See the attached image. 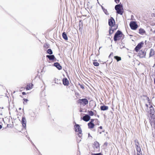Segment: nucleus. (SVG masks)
Wrapping results in <instances>:
<instances>
[{"label":"nucleus","mask_w":155,"mask_h":155,"mask_svg":"<svg viewBox=\"0 0 155 155\" xmlns=\"http://www.w3.org/2000/svg\"><path fill=\"white\" fill-rule=\"evenodd\" d=\"M146 109V111L151 115L152 118L155 119V110L153 107L151 105L149 107L148 105L147 104H145Z\"/></svg>","instance_id":"obj_1"},{"label":"nucleus","mask_w":155,"mask_h":155,"mask_svg":"<svg viewBox=\"0 0 155 155\" xmlns=\"http://www.w3.org/2000/svg\"><path fill=\"white\" fill-rule=\"evenodd\" d=\"M124 35L120 31L118 30L115 33L114 40V41H117L118 40H121L124 38Z\"/></svg>","instance_id":"obj_2"},{"label":"nucleus","mask_w":155,"mask_h":155,"mask_svg":"<svg viewBox=\"0 0 155 155\" xmlns=\"http://www.w3.org/2000/svg\"><path fill=\"white\" fill-rule=\"evenodd\" d=\"M74 127L75 132L78 133L76 135H78V137H82V130L79 125L78 124H76Z\"/></svg>","instance_id":"obj_3"},{"label":"nucleus","mask_w":155,"mask_h":155,"mask_svg":"<svg viewBox=\"0 0 155 155\" xmlns=\"http://www.w3.org/2000/svg\"><path fill=\"white\" fill-rule=\"evenodd\" d=\"M130 26L132 30H135L138 27L137 24L135 21H131L130 24Z\"/></svg>","instance_id":"obj_4"},{"label":"nucleus","mask_w":155,"mask_h":155,"mask_svg":"<svg viewBox=\"0 0 155 155\" xmlns=\"http://www.w3.org/2000/svg\"><path fill=\"white\" fill-rule=\"evenodd\" d=\"M78 103L82 104L85 105L87 104L88 103V101L86 98H83L82 99H79L78 100Z\"/></svg>","instance_id":"obj_5"},{"label":"nucleus","mask_w":155,"mask_h":155,"mask_svg":"<svg viewBox=\"0 0 155 155\" xmlns=\"http://www.w3.org/2000/svg\"><path fill=\"white\" fill-rule=\"evenodd\" d=\"M115 21L112 17H110V18L108 20V24L109 26L111 27H114L115 24Z\"/></svg>","instance_id":"obj_6"},{"label":"nucleus","mask_w":155,"mask_h":155,"mask_svg":"<svg viewBox=\"0 0 155 155\" xmlns=\"http://www.w3.org/2000/svg\"><path fill=\"white\" fill-rule=\"evenodd\" d=\"M93 147L94 149L96 150H99L100 148V145L99 143L97 141H95L94 142V143L93 144L92 146Z\"/></svg>","instance_id":"obj_7"},{"label":"nucleus","mask_w":155,"mask_h":155,"mask_svg":"<svg viewBox=\"0 0 155 155\" xmlns=\"http://www.w3.org/2000/svg\"><path fill=\"white\" fill-rule=\"evenodd\" d=\"M139 56L140 58L145 57L146 56V52L144 50H141L138 53Z\"/></svg>","instance_id":"obj_8"},{"label":"nucleus","mask_w":155,"mask_h":155,"mask_svg":"<svg viewBox=\"0 0 155 155\" xmlns=\"http://www.w3.org/2000/svg\"><path fill=\"white\" fill-rule=\"evenodd\" d=\"M26 120L25 117V116H23L21 120V123L24 128H25L26 127Z\"/></svg>","instance_id":"obj_9"},{"label":"nucleus","mask_w":155,"mask_h":155,"mask_svg":"<svg viewBox=\"0 0 155 155\" xmlns=\"http://www.w3.org/2000/svg\"><path fill=\"white\" fill-rule=\"evenodd\" d=\"M143 44V42H141L139 43L135 48V50L136 52H138L142 46Z\"/></svg>","instance_id":"obj_10"},{"label":"nucleus","mask_w":155,"mask_h":155,"mask_svg":"<svg viewBox=\"0 0 155 155\" xmlns=\"http://www.w3.org/2000/svg\"><path fill=\"white\" fill-rule=\"evenodd\" d=\"M81 118L84 121L86 122H87L90 119L91 117L89 115L85 114L82 118Z\"/></svg>","instance_id":"obj_11"},{"label":"nucleus","mask_w":155,"mask_h":155,"mask_svg":"<svg viewBox=\"0 0 155 155\" xmlns=\"http://www.w3.org/2000/svg\"><path fill=\"white\" fill-rule=\"evenodd\" d=\"M115 10L122 9L123 10V6L122 4L120 3L119 4H117L115 5Z\"/></svg>","instance_id":"obj_12"},{"label":"nucleus","mask_w":155,"mask_h":155,"mask_svg":"<svg viewBox=\"0 0 155 155\" xmlns=\"http://www.w3.org/2000/svg\"><path fill=\"white\" fill-rule=\"evenodd\" d=\"M54 65L59 70H60L62 69V67L60 64L58 62H55L54 64Z\"/></svg>","instance_id":"obj_13"},{"label":"nucleus","mask_w":155,"mask_h":155,"mask_svg":"<svg viewBox=\"0 0 155 155\" xmlns=\"http://www.w3.org/2000/svg\"><path fill=\"white\" fill-rule=\"evenodd\" d=\"M46 57L51 61L54 60L56 59L55 58L54 55H47Z\"/></svg>","instance_id":"obj_14"},{"label":"nucleus","mask_w":155,"mask_h":155,"mask_svg":"<svg viewBox=\"0 0 155 155\" xmlns=\"http://www.w3.org/2000/svg\"><path fill=\"white\" fill-rule=\"evenodd\" d=\"M63 83L65 86H68V85L69 84V81L66 78L63 79Z\"/></svg>","instance_id":"obj_15"},{"label":"nucleus","mask_w":155,"mask_h":155,"mask_svg":"<svg viewBox=\"0 0 155 155\" xmlns=\"http://www.w3.org/2000/svg\"><path fill=\"white\" fill-rule=\"evenodd\" d=\"M108 109V107L107 106H106L105 105L101 106L100 107V109L101 110H107Z\"/></svg>","instance_id":"obj_16"},{"label":"nucleus","mask_w":155,"mask_h":155,"mask_svg":"<svg viewBox=\"0 0 155 155\" xmlns=\"http://www.w3.org/2000/svg\"><path fill=\"white\" fill-rule=\"evenodd\" d=\"M116 12L117 13L120 14V15H122L124 13V9H120L119 10H116Z\"/></svg>","instance_id":"obj_17"},{"label":"nucleus","mask_w":155,"mask_h":155,"mask_svg":"<svg viewBox=\"0 0 155 155\" xmlns=\"http://www.w3.org/2000/svg\"><path fill=\"white\" fill-rule=\"evenodd\" d=\"M139 33L141 35H143L145 33V31L142 28H140L139 29Z\"/></svg>","instance_id":"obj_18"},{"label":"nucleus","mask_w":155,"mask_h":155,"mask_svg":"<svg viewBox=\"0 0 155 155\" xmlns=\"http://www.w3.org/2000/svg\"><path fill=\"white\" fill-rule=\"evenodd\" d=\"M88 127L89 128H94V124L93 123L89 122L88 124Z\"/></svg>","instance_id":"obj_19"},{"label":"nucleus","mask_w":155,"mask_h":155,"mask_svg":"<svg viewBox=\"0 0 155 155\" xmlns=\"http://www.w3.org/2000/svg\"><path fill=\"white\" fill-rule=\"evenodd\" d=\"M62 35L63 38L65 40H67L68 39L67 35L65 32H63L62 33Z\"/></svg>","instance_id":"obj_20"},{"label":"nucleus","mask_w":155,"mask_h":155,"mask_svg":"<svg viewBox=\"0 0 155 155\" xmlns=\"http://www.w3.org/2000/svg\"><path fill=\"white\" fill-rule=\"evenodd\" d=\"M116 29L115 28H113V27H111L109 29V34H110V35H111V34H112L114 31Z\"/></svg>","instance_id":"obj_21"},{"label":"nucleus","mask_w":155,"mask_h":155,"mask_svg":"<svg viewBox=\"0 0 155 155\" xmlns=\"http://www.w3.org/2000/svg\"><path fill=\"white\" fill-rule=\"evenodd\" d=\"M154 52H155L153 49H151L150 53V57L153 56L154 54Z\"/></svg>","instance_id":"obj_22"},{"label":"nucleus","mask_w":155,"mask_h":155,"mask_svg":"<svg viewBox=\"0 0 155 155\" xmlns=\"http://www.w3.org/2000/svg\"><path fill=\"white\" fill-rule=\"evenodd\" d=\"M30 114L31 117H36L37 115L35 112L31 111L30 113Z\"/></svg>","instance_id":"obj_23"},{"label":"nucleus","mask_w":155,"mask_h":155,"mask_svg":"<svg viewBox=\"0 0 155 155\" xmlns=\"http://www.w3.org/2000/svg\"><path fill=\"white\" fill-rule=\"evenodd\" d=\"M101 6V8H102L103 10V12L105 13V14L107 15H108L109 13L108 12L107 10L106 9H105V8H104L103 6Z\"/></svg>","instance_id":"obj_24"},{"label":"nucleus","mask_w":155,"mask_h":155,"mask_svg":"<svg viewBox=\"0 0 155 155\" xmlns=\"http://www.w3.org/2000/svg\"><path fill=\"white\" fill-rule=\"evenodd\" d=\"M47 52L48 54H49L50 55H51L53 54V52L51 49L50 48L48 49L47 51Z\"/></svg>","instance_id":"obj_25"},{"label":"nucleus","mask_w":155,"mask_h":155,"mask_svg":"<svg viewBox=\"0 0 155 155\" xmlns=\"http://www.w3.org/2000/svg\"><path fill=\"white\" fill-rule=\"evenodd\" d=\"M114 58L116 59L117 61L121 60V58L117 56H115L114 57Z\"/></svg>","instance_id":"obj_26"},{"label":"nucleus","mask_w":155,"mask_h":155,"mask_svg":"<svg viewBox=\"0 0 155 155\" xmlns=\"http://www.w3.org/2000/svg\"><path fill=\"white\" fill-rule=\"evenodd\" d=\"M33 84H31V85L29 84L28 85V87H26V89L27 90H29V89H31L32 88V86H33Z\"/></svg>","instance_id":"obj_27"},{"label":"nucleus","mask_w":155,"mask_h":155,"mask_svg":"<svg viewBox=\"0 0 155 155\" xmlns=\"http://www.w3.org/2000/svg\"><path fill=\"white\" fill-rule=\"evenodd\" d=\"M44 48L46 49L49 48V45L47 43H45L44 45Z\"/></svg>","instance_id":"obj_28"},{"label":"nucleus","mask_w":155,"mask_h":155,"mask_svg":"<svg viewBox=\"0 0 155 155\" xmlns=\"http://www.w3.org/2000/svg\"><path fill=\"white\" fill-rule=\"evenodd\" d=\"M81 137H77V142L79 143L81 141L82 139Z\"/></svg>","instance_id":"obj_29"},{"label":"nucleus","mask_w":155,"mask_h":155,"mask_svg":"<svg viewBox=\"0 0 155 155\" xmlns=\"http://www.w3.org/2000/svg\"><path fill=\"white\" fill-rule=\"evenodd\" d=\"M88 114L89 116H92L94 115V113L93 111L91 110L89 111H88Z\"/></svg>","instance_id":"obj_30"},{"label":"nucleus","mask_w":155,"mask_h":155,"mask_svg":"<svg viewBox=\"0 0 155 155\" xmlns=\"http://www.w3.org/2000/svg\"><path fill=\"white\" fill-rule=\"evenodd\" d=\"M93 64L95 66H98L99 65V63L97 62H93Z\"/></svg>","instance_id":"obj_31"},{"label":"nucleus","mask_w":155,"mask_h":155,"mask_svg":"<svg viewBox=\"0 0 155 155\" xmlns=\"http://www.w3.org/2000/svg\"><path fill=\"white\" fill-rule=\"evenodd\" d=\"M137 152V154H141V148H138V149L136 150Z\"/></svg>","instance_id":"obj_32"},{"label":"nucleus","mask_w":155,"mask_h":155,"mask_svg":"<svg viewBox=\"0 0 155 155\" xmlns=\"http://www.w3.org/2000/svg\"><path fill=\"white\" fill-rule=\"evenodd\" d=\"M94 120H95L96 121H97L98 123H99V121L97 119H91V121L90 122H91L93 123V122L94 121Z\"/></svg>","instance_id":"obj_33"},{"label":"nucleus","mask_w":155,"mask_h":155,"mask_svg":"<svg viewBox=\"0 0 155 155\" xmlns=\"http://www.w3.org/2000/svg\"><path fill=\"white\" fill-rule=\"evenodd\" d=\"M135 145H139V143L137 139H136L134 140Z\"/></svg>","instance_id":"obj_34"},{"label":"nucleus","mask_w":155,"mask_h":155,"mask_svg":"<svg viewBox=\"0 0 155 155\" xmlns=\"http://www.w3.org/2000/svg\"><path fill=\"white\" fill-rule=\"evenodd\" d=\"M120 47L121 48H122L124 47V45L123 43H121L120 45Z\"/></svg>","instance_id":"obj_35"},{"label":"nucleus","mask_w":155,"mask_h":155,"mask_svg":"<svg viewBox=\"0 0 155 155\" xmlns=\"http://www.w3.org/2000/svg\"><path fill=\"white\" fill-rule=\"evenodd\" d=\"M54 83L56 84H58V79H56V78H54Z\"/></svg>","instance_id":"obj_36"},{"label":"nucleus","mask_w":155,"mask_h":155,"mask_svg":"<svg viewBox=\"0 0 155 155\" xmlns=\"http://www.w3.org/2000/svg\"><path fill=\"white\" fill-rule=\"evenodd\" d=\"M23 100L24 101V102H23L24 104H26L25 103V102L27 103V101H28V99H25V98H24L23 99Z\"/></svg>","instance_id":"obj_37"},{"label":"nucleus","mask_w":155,"mask_h":155,"mask_svg":"<svg viewBox=\"0 0 155 155\" xmlns=\"http://www.w3.org/2000/svg\"><path fill=\"white\" fill-rule=\"evenodd\" d=\"M91 155H102L101 153H92Z\"/></svg>","instance_id":"obj_38"},{"label":"nucleus","mask_w":155,"mask_h":155,"mask_svg":"<svg viewBox=\"0 0 155 155\" xmlns=\"http://www.w3.org/2000/svg\"><path fill=\"white\" fill-rule=\"evenodd\" d=\"M135 145V147L136 148V149L137 150L138 149V148H140V144L139 145Z\"/></svg>","instance_id":"obj_39"},{"label":"nucleus","mask_w":155,"mask_h":155,"mask_svg":"<svg viewBox=\"0 0 155 155\" xmlns=\"http://www.w3.org/2000/svg\"><path fill=\"white\" fill-rule=\"evenodd\" d=\"M115 2L117 4L118 3L120 2V0H114Z\"/></svg>","instance_id":"obj_40"},{"label":"nucleus","mask_w":155,"mask_h":155,"mask_svg":"<svg viewBox=\"0 0 155 155\" xmlns=\"http://www.w3.org/2000/svg\"><path fill=\"white\" fill-rule=\"evenodd\" d=\"M112 55H113V53L112 52L109 55V57L110 58V56H112Z\"/></svg>","instance_id":"obj_41"},{"label":"nucleus","mask_w":155,"mask_h":155,"mask_svg":"<svg viewBox=\"0 0 155 155\" xmlns=\"http://www.w3.org/2000/svg\"><path fill=\"white\" fill-rule=\"evenodd\" d=\"M22 94L23 95H25L26 94V93L25 92H23L22 93Z\"/></svg>","instance_id":"obj_42"},{"label":"nucleus","mask_w":155,"mask_h":155,"mask_svg":"<svg viewBox=\"0 0 155 155\" xmlns=\"http://www.w3.org/2000/svg\"><path fill=\"white\" fill-rule=\"evenodd\" d=\"M107 142H105L104 143V145L107 146Z\"/></svg>","instance_id":"obj_43"},{"label":"nucleus","mask_w":155,"mask_h":155,"mask_svg":"<svg viewBox=\"0 0 155 155\" xmlns=\"http://www.w3.org/2000/svg\"><path fill=\"white\" fill-rule=\"evenodd\" d=\"M99 128L101 129H102V127L101 126H100L99 127Z\"/></svg>","instance_id":"obj_44"},{"label":"nucleus","mask_w":155,"mask_h":155,"mask_svg":"<svg viewBox=\"0 0 155 155\" xmlns=\"http://www.w3.org/2000/svg\"><path fill=\"white\" fill-rule=\"evenodd\" d=\"M2 128V125L0 124V129H1Z\"/></svg>","instance_id":"obj_45"},{"label":"nucleus","mask_w":155,"mask_h":155,"mask_svg":"<svg viewBox=\"0 0 155 155\" xmlns=\"http://www.w3.org/2000/svg\"><path fill=\"white\" fill-rule=\"evenodd\" d=\"M88 137H92V136H90V135L89 133L88 134Z\"/></svg>","instance_id":"obj_46"},{"label":"nucleus","mask_w":155,"mask_h":155,"mask_svg":"<svg viewBox=\"0 0 155 155\" xmlns=\"http://www.w3.org/2000/svg\"><path fill=\"white\" fill-rule=\"evenodd\" d=\"M81 87L83 89L84 88V87L82 86H81Z\"/></svg>","instance_id":"obj_47"},{"label":"nucleus","mask_w":155,"mask_h":155,"mask_svg":"<svg viewBox=\"0 0 155 155\" xmlns=\"http://www.w3.org/2000/svg\"><path fill=\"white\" fill-rule=\"evenodd\" d=\"M93 102V101H90L89 102H90V104L91 103V102Z\"/></svg>","instance_id":"obj_48"},{"label":"nucleus","mask_w":155,"mask_h":155,"mask_svg":"<svg viewBox=\"0 0 155 155\" xmlns=\"http://www.w3.org/2000/svg\"><path fill=\"white\" fill-rule=\"evenodd\" d=\"M82 111V110H80V112H81Z\"/></svg>","instance_id":"obj_49"},{"label":"nucleus","mask_w":155,"mask_h":155,"mask_svg":"<svg viewBox=\"0 0 155 155\" xmlns=\"http://www.w3.org/2000/svg\"><path fill=\"white\" fill-rule=\"evenodd\" d=\"M137 155H142V154H137Z\"/></svg>","instance_id":"obj_50"},{"label":"nucleus","mask_w":155,"mask_h":155,"mask_svg":"<svg viewBox=\"0 0 155 155\" xmlns=\"http://www.w3.org/2000/svg\"><path fill=\"white\" fill-rule=\"evenodd\" d=\"M147 99L149 101V98L148 97H147Z\"/></svg>","instance_id":"obj_51"},{"label":"nucleus","mask_w":155,"mask_h":155,"mask_svg":"<svg viewBox=\"0 0 155 155\" xmlns=\"http://www.w3.org/2000/svg\"><path fill=\"white\" fill-rule=\"evenodd\" d=\"M19 110H21V108H19Z\"/></svg>","instance_id":"obj_52"}]
</instances>
